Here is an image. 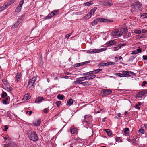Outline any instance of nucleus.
<instances>
[{
	"mask_svg": "<svg viewBox=\"0 0 147 147\" xmlns=\"http://www.w3.org/2000/svg\"><path fill=\"white\" fill-rule=\"evenodd\" d=\"M28 136L30 140L33 141H36L38 140L37 134L34 131H31L29 133Z\"/></svg>",
	"mask_w": 147,
	"mask_h": 147,
	"instance_id": "obj_1",
	"label": "nucleus"
},
{
	"mask_svg": "<svg viewBox=\"0 0 147 147\" xmlns=\"http://www.w3.org/2000/svg\"><path fill=\"white\" fill-rule=\"evenodd\" d=\"M97 9V8L96 7H94L92 9L88 14L84 17V19L87 20L90 18L92 15L94 13V12Z\"/></svg>",
	"mask_w": 147,
	"mask_h": 147,
	"instance_id": "obj_2",
	"label": "nucleus"
},
{
	"mask_svg": "<svg viewBox=\"0 0 147 147\" xmlns=\"http://www.w3.org/2000/svg\"><path fill=\"white\" fill-rule=\"evenodd\" d=\"M111 93L112 90L109 89H103L101 92V94L103 96L109 95Z\"/></svg>",
	"mask_w": 147,
	"mask_h": 147,
	"instance_id": "obj_3",
	"label": "nucleus"
},
{
	"mask_svg": "<svg viewBox=\"0 0 147 147\" xmlns=\"http://www.w3.org/2000/svg\"><path fill=\"white\" fill-rule=\"evenodd\" d=\"M36 77L34 76L30 80L28 83V86L29 87H32L35 84V81L36 80Z\"/></svg>",
	"mask_w": 147,
	"mask_h": 147,
	"instance_id": "obj_4",
	"label": "nucleus"
},
{
	"mask_svg": "<svg viewBox=\"0 0 147 147\" xmlns=\"http://www.w3.org/2000/svg\"><path fill=\"white\" fill-rule=\"evenodd\" d=\"M119 32V30L115 29L114 32L112 33V35L113 36H116L115 38L119 37L123 34V33H121V32H120L119 33L117 34Z\"/></svg>",
	"mask_w": 147,
	"mask_h": 147,
	"instance_id": "obj_5",
	"label": "nucleus"
},
{
	"mask_svg": "<svg viewBox=\"0 0 147 147\" xmlns=\"http://www.w3.org/2000/svg\"><path fill=\"white\" fill-rule=\"evenodd\" d=\"M107 49L106 48H103L98 49H92V53H97L101 52L106 50Z\"/></svg>",
	"mask_w": 147,
	"mask_h": 147,
	"instance_id": "obj_6",
	"label": "nucleus"
},
{
	"mask_svg": "<svg viewBox=\"0 0 147 147\" xmlns=\"http://www.w3.org/2000/svg\"><path fill=\"white\" fill-rule=\"evenodd\" d=\"M59 11L57 10H54L49 13L46 17V18L47 19H50L51 17L54 15L57 14V13Z\"/></svg>",
	"mask_w": 147,
	"mask_h": 147,
	"instance_id": "obj_7",
	"label": "nucleus"
},
{
	"mask_svg": "<svg viewBox=\"0 0 147 147\" xmlns=\"http://www.w3.org/2000/svg\"><path fill=\"white\" fill-rule=\"evenodd\" d=\"M24 0H22L20 2L19 5L17 7L16 9L15 12L19 13L24 3Z\"/></svg>",
	"mask_w": 147,
	"mask_h": 147,
	"instance_id": "obj_8",
	"label": "nucleus"
},
{
	"mask_svg": "<svg viewBox=\"0 0 147 147\" xmlns=\"http://www.w3.org/2000/svg\"><path fill=\"white\" fill-rule=\"evenodd\" d=\"M132 6L136 9H138L141 7V5L138 2H136L133 4Z\"/></svg>",
	"mask_w": 147,
	"mask_h": 147,
	"instance_id": "obj_9",
	"label": "nucleus"
},
{
	"mask_svg": "<svg viewBox=\"0 0 147 147\" xmlns=\"http://www.w3.org/2000/svg\"><path fill=\"white\" fill-rule=\"evenodd\" d=\"M116 44V42L114 40H112L108 42L106 45L108 46H111Z\"/></svg>",
	"mask_w": 147,
	"mask_h": 147,
	"instance_id": "obj_10",
	"label": "nucleus"
},
{
	"mask_svg": "<svg viewBox=\"0 0 147 147\" xmlns=\"http://www.w3.org/2000/svg\"><path fill=\"white\" fill-rule=\"evenodd\" d=\"M98 21H100L101 22H111V21L110 20H109L107 19H104L102 18H98ZM111 21H113V20H112Z\"/></svg>",
	"mask_w": 147,
	"mask_h": 147,
	"instance_id": "obj_11",
	"label": "nucleus"
},
{
	"mask_svg": "<svg viewBox=\"0 0 147 147\" xmlns=\"http://www.w3.org/2000/svg\"><path fill=\"white\" fill-rule=\"evenodd\" d=\"M44 98L42 97H38L35 100V102L36 103H39L44 100Z\"/></svg>",
	"mask_w": 147,
	"mask_h": 147,
	"instance_id": "obj_12",
	"label": "nucleus"
},
{
	"mask_svg": "<svg viewBox=\"0 0 147 147\" xmlns=\"http://www.w3.org/2000/svg\"><path fill=\"white\" fill-rule=\"evenodd\" d=\"M142 50L141 48H140L139 47L138 49H137L136 50L133 51H132L131 53L132 54H137L139 53H140L142 52Z\"/></svg>",
	"mask_w": 147,
	"mask_h": 147,
	"instance_id": "obj_13",
	"label": "nucleus"
},
{
	"mask_svg": "<svg viewBox=\"0 0 147 147\" xmlns=\"http://www.w3.org/2000/svg\"><path fill=\"white\" fill-rule=\"evenodd\" d=\"M77 80H80L81 81H84L86 80H89V77L88 76H86L84 77L78 78H76Z\"/></svg>",
	"mask_w": 147,
	"mask_h": 147,
	"instance_id": "obj_14",
	"label": "nucleus"
},
{
	"mask_svg": "<svg viewBox=\"0 0 147 147\" xmlns=\"http://www.w3.org/2000/svg\"><path fill=\"white\" fill-rule=\"evenodd\" d=\"M122 72V75H123V77H130L131 76L130 75H129L128 71H121Z\"/></svg>",
	"mask_w": 147,
	"mask_h": 147,
	"instance_id": "obj_15",
	"label": "nucleus"
},
{
	"mask_svg": "<svg viewBox=\"0 0 147 147\" xmlns=\"http://www.w3.org/2000/svg\"><path fill=\"white\" fill-rule=\"evenodd\" d=\"M40 120L38 119L34 121L33 122V123L35 126H37L40 125Z\"/></svg>",
	"mask_w": 147,
	"mask_h": 147,
	"instance_id": "obj_16",
	"label": "nucleus"
},
{
	"mask_svg": "<svg viewBox=\"0 0 147 147\" xmlns=\"http://www.w3.org/2000/svg\"><path fill=\"white\" fill-rule=\"evenodd\" d=\"M122 46V45H117L116 47H114L113 48V50L115 51H116L118 50L119 49L121 48V46Z\"/></svg>",
	"mask_w": 147,
	"mask_h": 147,
	"instance_id": "obj_17",
	"label": "nucleus"
},
{
	"mask_svg": "<svg viewBox=\"0 0 147 147\" xmlns=\"http://www.w3.org/2000/svg\"><path fill=\"white\" fill-rule=\"evenodd\" d=\"M20 73H18L15 78V81L17 82H18L20 80Z\"/></svg>",
	"mask_w": 147,
	"mask_h": 147,
	"instance_id": "obj_18",
	"label": "nucleus"
},
{
	"mask_svg": "<svg viewBox=\"0 0 147 147\" xmlns=\"http://www.w3.org/2000/svg\"><path fill=\"white\" fill-rule=\"evenodd\" d=\"M31 96L29 94L27 93L25 95L23 99L26 100H28L31 98Z\"/></svg>",
	"mask_w": 147,
	"mask_h": 147,
	"instance_id": "obj_19",
	"label": "nucleus"
},
{
	"mask_svg": "<svg viewBox=\"0 0 147 147\" xmlns=\"http://www.w3.org/2000/svg\"><path fill=\"white\" fill-rule=\"evenodd\" d=\"M8 7L6 4L5 3L2 6L0 7V12L5 9Z\"/></svg>",
	"mask_w": 147,
	"mask_h": 147,
	"instance_id": "obj_20",
	"label": "nucleus"
},
{
	"mask_svg": "<svg viewBox=\"0 0 147 147\" xmlns=\"http://www.w3.org/2000/svg\"><path fill=\"white\" fill-rule=\"evenodd\" d=\"M70 130L71 133L72 134H75L77 132L76 129L74 127H71L70 128Z\"/></svg>",
	"mask_w": 147,
	"mask_h": 147,
	"instance_id": "obj_21",
	"label": "nucleus"
},
{
	"mask_svg": "<svg viewBox=\"0 0 147 147\" xmlns=\"http://www.w3.org/2000/svg\"><path fill=\"white\" fill-rule=\"evenodd\" d=\"M98 18L95 19L91 24V25L92 26H94L95 25H96L97 24V22H98Z\"/></svg>",
	"mask_w": 147,
	"mask_h": 147,
	"instance_id": "obj_22",
	"label": "nucleus"
},
{
	"mask_svg": "<svg viewBox=\"0 0 147 147\" xmlns=\"http://www.w3.org/2000/svg\"><path fill=\"white\" fill-rule=\"evenodd\" d=\"M91 83L89 81H86L85 82H82V84L84 86H86L87 85H89L90 84H91Z\"/></svg>",
	"mask_w": 147,
	"mask_h": 147,
	"instance_id": "obj_23",
	"label": "nucleus"
},
{
	"mask_svg": "<svg viewBox=\"0 0 147 147\" xmlns=\"http://www.w3.org/2000/svg\"><path fill=\"white\" fill-rule=\"evenodd\" d=\"M76 81L73 82V84L75 85L78 84H82V81L80 80H77L76 79Z\"/></svg>",
	"mask_w": 147,
	"mask_h": 147,
	"instance_id": "obj_24",
	"label": "nucleus"
},
{
	"mask_svg": "<svg viewBox=\"0 0 147 147\" xmlns=\"http://www.w3.org/2000/svg\"><path fill=\"white\" fill-rule=\"evenodd\" d=\"M73 103V101L72 99L71 98L69 99L67 101V105L69 106L71 105Z\"/></svg>",
	"mask_w": 147,
	"mask_h": 147,
	"instance_id": "obj_25",
	"label": "nucleus"
},
{
	"mask_svg": "<svg viewBox=\"0 0 147 147\" xmlns=\"http://www.w3.org/2000/svg\"><path fill=\"white\" fill-rule=\"evenodd\" d=\"M87 117V115H86L84 116V125L86 124V125H88L89 124V122L86 120V117Z\"/></svg>",
	"mask_w": 147,
	"mask_h": 147,
	"instance_id": "obj_26",
	"label": "nucleus"
},
{
	"mask_svg": "<svg viewBox=\"0 0 147 147\" xmlns=\"http://www.w3.org/2000/svg\"><path fill=\"white\" fill-rule=\"evenodd\" d=\"M15 2V0H11L5 3L8 6H9L11 4Z\"/></svg>",
	"mask_w": 147,
	"mask_h": 147,
	"instance_id": "obj_27",
	"label": "nucleus"
},
{
	"mask_svg": "<svg viewBox=\"0 0 147 147\" xmlns=\"http://www.w3.org/2000/svg\"><path fill=\"white\" fill-rule=\"evenodd\" d=\"M143 96H144V95H143V92H142V91L140 92L137 95V97H138V98L141 97Z\"/></svg>",
	"mask_w": 147,
	"mask_h": 147,
	"instance_id": "obj_28",
	"label": "nucleus"
},
{
	"mask_svg": "<svg viewBox=\"0 0 147 147\" xmlns=\"http://www.w3.org/2000/svg\"><path fill=\"white\" fill-rule=\"evenodd\" d=\"M64 96L63 95L58 94L57 96V98L60 100H62Z\"/></svg>",
	"mask_w": 147,
	"mask_h": 147,
	"instance_id": "obj_29",
	"label": "nucleus"
},
{
	"mask_svg": "<svg viewBox=\"0 0 147 147\" xmlns=\"http://www.w3.org/2000/svg\"><path fill=\"white\" fill-rule=\"evenodd\" d=\"M93 4L92 1H90L88 2H87L85 3L84 4L86 6H89Z\"/></svg>",
	"mask_w": 147,
	"mask_h": 147,
	"instance_id": "obj_30",
	"label": "nucleus"
},
{
	"mask_svg": "<svg viewBox=\"0 0 147 147\" xmlns=\"http://www.w3.org/2000/svg\"><path fill=\"white\" fill-rule=\"evenodd\" d=\"M9 98L7 97L5 98L4 100L3 101V103L4 104H7L8 103V100Z\"/></svg>",
	"mask_w": 147,
	"mask_h": 147,
	"instance_id": "obj_31",
	"label": "nucleus"
},
{
	"mask_svg": "<svg viewBox=\"0 0 147 147\" xmlns=\"http://www.w3.org/2000/svg\"><path fill=\"white\" fill-rule=\"evenodd\" d=\"M106 131L109 136H110L111 135L112 133L110 130L109 129H106Z\"/></svg>",
	"mask_w": 147,
	"mask_h": 147,
	"instance_id": "obj_32",
	"label": "nucleus"
},
{
	"mask_svg": "<svg viewBox=\"0 0 147 147\" xmlns=\"http://www.w3.org/2000/svg\"><path fill=\"white\" fill-rule=\"evenodd\" d=\"M2 81L5 85L7 86L8 85V83L6 79H3Z\"/></svg>",
	"mask_w": 147,
	"mask_h": 147,
	"instance_id": "obj_33",
	"label": "nucleus"
},
{
	"mask_svg": "<svg viewBox=\"0 0 147 147\" xmlns=\"http://www.w3.org/2000/svg\"><path fill=\"white\" fill-rule=\"evenodd\" d=\"M19 24L20 23L19 22L18 20L17 22L15 23L14 25L12 26V28H15V27H16L17 26H18L19 25Z\"/></svg>",
	"mask_w": 147,
	"mask_h": 147,
	"instance_id": "obj_34",
	"label": "nucleus"
},
{
	"mask_svg": "<svg viewBox=\"0 0 147 147\" xmlns=\"http://www.w3.org/2000/svg\"><path fill=\"white\" fill-rule=\"evenodd\" d=\"M141 105V103L138 102V104H136L135 106V108L138 110L140 109V108L139 107V105Z\"/></svg>",
	"mask_w": 147,
	"mask_h": 147,
	"instance_id": "obj_35",
	"label": "nucleus"
},
{
	"mask_svg": "<svg viewBox=\"0 0 147 147\" xmlns=\"http://www.w3.org/2000/svg\"><path fill=\"white\" fill-rule=\"evenodd\" d=\"M129 129L128 128L126 127L125 128L124 130V132L125 134H127L129 133Z\"/></svg>",
	"mask_w": 147,
	"mask_h": 147,
	"instance_id": "obj_36",
	"label": "nucleus"
},
{
	"mask_svg": "<svg viewBox=\"0 0 147 147\" xmlns=\"http://www.w3.org/2000/svg\"><path fill=\"white\" fill-rule=\"evenodd\" d=\"M106 63H100L98 65V66H107Z\"/></svg>",
	"mask_w": 147,
	"mask_h": 147,
	"instance_id": "obj_37",
	"label": "nucleus"
},
{
	"mask_svg": "<svg viewBox=\"0 0 147 147\" xmlns=\"http://www.w3.org/2000/svg\"><path fill=\"white\" fill-rule=\"evenodd\" d=\"M134 32L136 34H140L141 32L140 30H138L137 29H135L134 30Z\"/></svg>",
	"mask_w": 147,
	"mask_h": 147,
	"instance_id": "obj_38",
	"label": "nucleus"
},
{
	"mask_svg": "<svg viewBox=\"0 0 147 147\" xmlns=\"http://www.w3.org/2000/svg\"><path fill=\"white\" fill-rule=\"evenodd\" d=\"M139 132L142 134H144L145 133V131L143 129H141L139 130Z\"/></svg>",
	"mask_w": 147,
	"mask_h": 147,
	"instance_id": "obj_39",
	"label": "nucleus"
},
{
	"mask_svg": "<svg viewBox=\"0 0 147 147\" xmlns=\"http://www.w3.org/2000/svg\"><path fill=\"white\" fill-rule=\"evenodd\" d=\"M89 80L92 79L94 78H95L96 76V75H90V76H89Z\"/></svg>",
	"mask_w": 147,
	"mask_h": 147,
	"instance_id": "obj_40",
	"label": "nucleus"
},
{
	"mask_svg": "<svg viewBox=\"0 0 147 147\" xmlns=\"http://www.w3.org/2000/svg\"><path fill=\"white\" fill-rule=\"evenodd\" d=\"M107 66L111 65H114L115 64V63L114 62H109L106 63Z\"/></svg>",
	"mask_w": 147,
	"mask_h": 147,
	"instance_id": "obj_41",
	"label": "nucleus"
},
{
	"mask_svg": "<svg viewBox=\"0 0 147 147\" xmlns=\"http://www.w3.org/2000/svg\"><path fill=\"white\" fill-rule=\"evenodd\" d=\"M123 31L122 32H121V33H123L124 34H125L127 32V28H124L123 29Z\"/></svg>",
	"mask_w": 147,
	"mask_h": 147,
	"instance_id": "obj_42",
	"label": "nucleus"
},
{
	"mask_svg": "<svg viewBox=\"0 0 147 147\" xmlns=\"http://www.w3.org/2000/svg\"><path fill=\"white\" fill-rule=\"evenodd\" d=\"M115 75L116 76H118L120 77H123V75H122V74H121L120 73H116L115 74Z\"/></svg>",
	"mask_w": 147,
	"mask_h": 147,
	"instance_id": "obj_43",
	"label": "nucleus"
},
{
	"mask_svg": "<svg viewBox=\"0 0 147 147\" xmlns=\"http://www.w3.org/2000/svg\"><path fill=\"white\" fill-rule=\"evenodd\" d=\"M115 139L116 142H122V141L121 140L119 137H117Z\"/></svg>",
	"mask_w": 147,
	"mask_h": 147,
	"instance_id": "obj_44",
	"label": "nucleus"
},
{
	"mask_svg": "<svg viewBox=\"0 0 147 147\" xmlns=\"http://www.w3.org/2000/svg\"><path fill=\"white\" fill-rule=\"evenodd\" d=\"M7 96V93L5 92H3L1 95V97L3 98H4L5 97H6Z\"/></svg>",
	"mask_w": 147,
	"mask_h": 147,
	"instance_id": "obj_45",
	"label": "nucleus"
},
{
	"mask_svg": "<svg viewBox=\"0 0 147 147\" xmlns=\"http://www.w3.org/2000/svg\"><path fill=\"white\" fill-rule=\"evenodd\" d=\"M102 70V69H97L95 70H94V74H96L98 73L100 71H101Z\"/></svg>",
	"mask_w": 147,
	"mask_h": 147,
	"instance_id": "obj_46",
	"label": "nucleus"
},
{
	"mask_svg": "<svg viewBox=\"0 0 147 147\" xmlns=\"http://www.w3.org/2000/svg\"><path fill=\"white\" fill-rule=\"evenodd\" d=\"M107 5H108L111 6V5L113 3L112 2L110 1V0H108L107 1Z\"/></svg>",
	"mask_w": 147,
	"mask_h": 147,
	"instance_id": "obj_47",
	"label": "nucleus"
},
{
	"mask_svg": "<svg viewBox=\"0 0 147 147\" xmlns=\"http://www.w3.org/2000/svg\"><path fill=\"white\" fill-rule=\"evenodd\" d=\"M90 71L89 72H86L85 73H83L82 75L84 76H86L87 75H90Z\"/></svg>",
	"mask_w": 147,
	"mask_h": 147,
	"instance_id": "obj_48",
	"label": "nucleus"
},
{
	"mask_svg": "<svg viewBox=\"0 0 147 147\" xmlns=\"http://www.w3.org/2000/svg\"><path fill=\"white\" fill-rule=\"evenodd\" d=\"M72 33H70L69 34H67L65 36V38L67 39L68 38L71 36Z\"/></svg>",
	"mask_w": 147,
	"mask_h": 147,
	"instance_id": "obj_49",
	"label": "nucleus"
},
{
	"mask_svg": "<svg viewBox=\"0 0 147 147\" xmlns=\"http://www.w3.org/2000/svg\"><path fill=\"white\" fill-rule=\"evenodd\" d=\"M143 59L144 60H146L147 59V55H144L143 56Z\"/></svg>",
	"mask_w": 147,
	"mask_h": 147,
	"instance_id": "obj_50",
	"label": "nucleus"
},
{
	"mask_svg": "<svg viewBox=\"0 0 147 147\" xmlns=\"http://www.w3.org/2000/svg\"><path fill=\"white\" fill-rule=\"evenodd\" d=\"M129 75L131 74L133 75H135V73L133 72H131L130 71H128Z\"/></svg>",
	"mask_w": 147,
	"mask_h": 147,
	"instance_id": "obj_51",
	"label": "nucleus"
},
{
	"mask_svg": "<svg viewBox=\"0 0 147 147\" xmlns=\"http://www.w3.org/2000/svg\"><path fill=\"white\" fill-rule=\"evenodd\" d=\"M61 101H58L56 102L57 105L58 107H59V105L61 104Z\"/></svg>",
	"mask_w": 147,
	"mask_h": 147,
	"instance_id": "obj_52",
	"label": "nucleus"
},
{
	"mask_svg": "<svg viewBox=\"0 0 147 147\" xmlns=\"http://www.w3.org/2000/svg\"><path fill=\"white\" fill-rule=\"evenodd\" d=\"M5 128L4 129V131H6L8 129V127L7 125H5L4 126Z\"/></svg>",
	"mask_w": 147,
	"mask_h": 147,
	"instance_id": "obj_53",
	"label": "nucleus"
},
{
	"mask_svg": "<svg viewBox=\"0 0 147 147\" xmlns=\"http://www.w3.org/2000/svg\"><path fill=\"white\" fill-rule=\"evenodd\" d=\"M142 32L143 33H145L147 32L146 30L145 29H142Z\"/></svg>",
	"mask_w": 147,
	"mask_h": 147,
	"instance_id": "obj_54",
	"label": "nucleus"
},
{
	"mask_svg": "<svg viewBox=\"0 0 147 147\" xmlns=\"http://www.w3.org/2000/svg\"><path fill=\"white\" fill-rule=\"evenodd\" d=\"M62 78H65L66 79H68L69 78V76H65L61 77Z\"/></svg>",
	"mask_w": 147,
	"mask_h": 147,
	"instance_id": "obj_55",
	"label": "nucleus"
},
{
	"mask_svg": "<svg viewBox=\"0 0 147 147\" xmlns=\"http://www.w3.org/2000/svg\"><path fill=\"white\" fill-rule=\"evenodd\" d=\"M43 111L45 113H47L48 112V110L47 108H45L43 110Z\"/></svg>",
	"mask_w": 147,
	"mask_h": 147,
	"instance_id": "obj_56",
	"label": "nucleus"
},
{
	"mask_svg": "<svg viewBox=\"0 0 147 147\" xmlns=\"http://www.w3.org/2000/svg\"><path fill=\"white\" fill-rule=\"evenodd\" d=\"M143 92V95H144L145 94H147V90H143L142 91Z\"/></svg>",
	"mask_w": 147,
	"mask_h": 147,
	"instance_id": "obj_57",
	"label": "nucleus"
},
{
	"mask_svg": "<svg viewBox=\"0 0 147 147\" xmlns=\"http://www.w3.org/2000/svg\"><path fill=\"white\" fill-rule=\"evenodd\" d=\"M7 88L10 91L12 90V88L11 87L9 86V87H7Z\"/></svg>",
	"mask_w": 147,
	"mask_h": 147,
	"instance_id": "obj_58",
	"label": "nucleus"
},
{
	"mask_svg": "<svg viewBox=\"0 0 147 147\" xmlns=\"http://www.w3.org/2000/svg\"><path fill=\"white\" fill-rule=\"evenodd\" d=\"M92 51L91 50H88L87 51V53H88L92 54Z\"/></svg>",
	"mask_w": 147,
	"mask_h": 147,
	"instance_id": "obj_59",
	"label": "nucleus"
},
{
	"mask_svg": "<svg viewBox=\"0 0 147 147\" xmlns=\"http://www.w3.org/2000/svg\"><path fill=\"white\" fill-rule=\"evenodd\" d=\"M103 4L105 6H108L107 1H105L104 2Z\"/></svg>",
	"mask_w": 147,
	"mask_h": 147,
	"instance_id": "obj_60",
	"label": "nucleus"
},
{
	"mask_svg": "<svg viewBox=\"0 0 147 147\" xmlns=\"http://www.w3.org/2000/svg\"><path fill=\"white\" fill-rule=\"evenodd\" d=\"M147 82H146L145 81H143V86H144L145 84L147 83Z\"/></svg>",
	"mask_w": 147,
	"mask_h": 147,
	"instance_id": "obj_61",
	"label": "nucleus"
},
{
	"mask_svg": "<svg viewBox=\"0 0 147 147\" xmlns=\"http://www.w3.org/2000/svg\"><path fill=\"white\" fill-rule=\"evenodd\" d=\"M71 74V73H70L69 72H66L65 74L66 75H68L69 74Z\"/></svg>",
	"mask_w": 147,
	"mask_h": 147,
	"instance_id": "obj_62",
	"label": "nucleus"
},
{
	"mask_svg": "<svg viewBox=\"0 0 147 147\" xmlns=\"http://www.w3.org/2000/svg\"><path fill=\"white\" fill-rule=\"evenodd\" d=\"M82 63H78L76 65V66H79L81 65V64Z\"/></svg>",
	"mask_w": 147,
	"mask_h": 147,
	"instance_id": "obj_63",
	"label": "nucleus"
},
{
	"mask_svg": "<svg viewBox=\"0 0 147 147\" xmlns=\"http://www.w3.org/2000/svg\"><path fill=\"white\" fill-rule=\"evenodd\" d=\"M143 16H144V18H147V13H144Z\"/></svg>",
	"mask_w": 147,
	"mask_h": 147,
	"instance_id": "obj_64",
	"label": "nucleus"
}]
</instances>
